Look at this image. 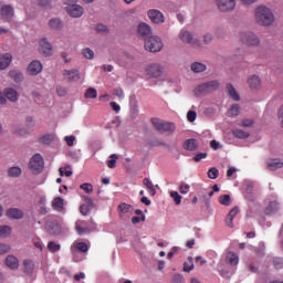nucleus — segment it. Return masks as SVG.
<instances>
[{
  "label": "nucleus",
  "instance_id": "nucleus-1",
  "mask_svg": "<svg viewBox=\"0 0 283 283\" xmlns=\"http://www.w3.org/2000/svg\"><path fill=\"white\" fill-rule=\"evenodd\" d=\"M254 20L258 25L269 28V25H273V21H275V15H273V11H271L269 7L259 6L254 10Z\"/></svg>",
  "mask_w": 283,
  "mask_h": 283
},
{
  "label": "nucleus",
  "instance_id": "nucleus-2",
  "mask_svg": "<svg viewBox=\"0 0 283 283\" xmlns=\"http://www.w3.org/2000/svg\"><path fill=\"white\" fill-rule=\"evenodd\" d=\"M239 41L248 48H258L260 38L252 31H243L239 34Z\"/></svg>",
  "mask_w": 283,
  "mask_h": 283
},
{
  "label": "nucleus",
  "instance_id": "nucleus-3",
  "mask_svg": "<svg viewBox=\"0 0 283 283\" xmlns=\"http://www.w3.org/2000/svg\"><path fill=\"white\" fill-rule=\"evenodd\" d=\"M144 48L146 52H160L163 50V39L158 35H150V38L144 41Z\"/></svg>",
  "mask_w": 283,
  "mask_h": 283
},
{
  "label": "nucleus",
  "instance_id": "nucleus-4",
  "mask_svg": "<svg viewBox=\"0 0 283 283\" xmlns=\"http://www.w3.org/2000/svg\"><path fill=\"white\" fill-rule=\"evenodd\" d=\"M151 123L159 134H174L176 132V125L174 123L164 122L158 118H153Z\"/></svg>",
  "mask_w": 283,
  "mask_h": 283
},
{
  "label": "nucleus",
  "instance_id": "nucleus-5",
  "mask_svg": "<svg viewBox=\"0 0 283 283\" xmlns=\"http://www.w3.org/2000/svg\"><path fill=\"white\" fill-rule=\"evenodd\" d=\"M44 167L45 161L43 159V156L41 154L33 155L29 163V169H31L33 174H41Z\"/></svg>",
  "mask_w": 283,
  "mask_h": 283
},
{
  "label": "nucleus",
  "instance_id": "nucleus-6",
  "mask_svg": "<svg viewBox=\"0 0 283 283\" xmlns=\"http://www.w3.org/2000/svg\"><path fill=\"white\" fill-rule=\"evenodd\" d=\"M145 72L147 78H160L165 72V67L161 64L153 63L146 66Z\"/></svg>",
  "mask_w": 283,
  "mask_h": 283
},
{
  "label": "nucleus",
  "instance_id": "nucleus-7",
  "mask_svg": "<svg viewBox=\"0 0 283 283\" xmlns=\"http://www.w3.org/2000/svg\"><path fill=\"white\" fill-rule=\"evenodd\" d=\"M179 39L182 43L192 45V48H200V40L196 39L193 34L187 30H181L179 33Z\"/></svg>",
  "mask_w": 283,
  "mask_h": 283
},
{
  "label": "nucleus",
  "instance_id": "nucleus-8",
  "mask_svg": "<svg viewBox=\"0 0 283 283\" xmlns=\"http://www.w3.org/2000/svg\"><path fill=\"white\" fill-rule=\"evenodd\" d=\"M219 12H233L235 10V0H216Z\"/></svg>",
  "mask_w": 283,
  "mask_h": 283
},
{
  "label": "nucleus",
  "instance_id": "nucleus-9",
  "mask_svg": "<svg viewBox=\"0 0 283 283\" xmlns=\"http://www.w3.org/2000/svg\"><path fill=\"white\" fill-rule=\"evenodd\" d=\"M147 17L150 19L151 23H155V25H163V23H165V14L158 9H149L147 11Z\"/></svg>",
  "mask_w": 283,
  "mask_h": 283
},
{
  "label": "nucleus",
  "instance_id": "nucleus-10",
  "mask_svg": "<svg viewBox=\"0 0 283 283\" xmlns=\"http://www.w3.org/2000/svg\"><path fill=\"white\" fill-rule=\"evenodd\" d=\"M137 36L143 39V41H147V39L151 38V25L146 22H140L137 27Z\"/></svg>",
  "mask_w": 283,
  "mask_h": 283
},
{
  "label": "nucleus",
  "instance_id": "nucleus-11",
  "mask_svg": "<svg viewBox=\"0 0 283 283\" xmlns=\"http://www.w3.org/2000/svg\"><path fill=\"white\" fill-rule=\"evenodd\" d=\"M65 11L73 19H81V17H83V12H85V9H83L81 4L73 3V4H67L65 8Z\"/></svg>",
  "mask_w": 283,
  "mask_h": 283
},
{
  "label": "nucleus",
  "instance_id": "nucleus-12",
  "mask_svg": "<svg viewBox=\"0 0 283 283\" xmlns=\"http://www.w3.org/2000/svg\"><path fill=\"white\" fill-rule=\"evenodd\" d=\"M62 76L67 81V83H76L81 81V72L76 69L64 70L62 72Z\"/></svg>",
  "mask_w": 283,
  "mask_h": 283
},
{
  "label": "nucleus",
  "instance_id": "nucleus-13",
  "mask_svg": "<svg viewBox=\"0 0 283 283\" xmlns=\"http://www.w3.org/2000/svg\"><path fill=\"white\" fill-rule=\"evenodd\" d=\"M248 85L252 92H258V90H262V80L260 75L253 74L248 77Z\"/></svg>",
  "mask_w": 283,
  "mask_h": 283
},
{
  "label": "nucleus",
  "instance_id": "nucleus-14",
  "mask_svg": "<svg viewBox=\"0 0 283 283\" xmlns=\"http://www.w3.org/2000/svg\"><path fill=\"white\" fill-rule=\"evenodd\" d=\"M0 14L2 19H4V21H8V23H10V21L14 19V8H12V6L10 4H4L0 9Z\"/></svg>",
  "mask_w": 283,
  "mask_h": 283
},
{
  "label": "nucleus",
  "instance_id": "nucleus-15",
  "mask_svg": "<svg viewBox=\"0 0 283 283\" xmlns=\"http://www.w3.org/2000/svg\"><path fill=\"white\" fill-rule=\"evenodd\" d=\"M39 48L43 56H52V44L49 43L46 38L40 40Z\"/></svg>",
  "mask_w": 283,
  "mask_h": 283
},
{
  "label": "nucleus",
  "instance_id": "nucleus-16",
  "mask_svg": "<svg viewBox=\"0 0 283 283\" xmlns=\"http://www.w3.org/2000/svg\"><path fill=\"white\" fill-rule=\"evenodd\" d=\"M45 230L51 235H61L62 233L61 226L56 221H46Z\"/></svg>",
  "mask_w": 283,
  "mask_h": 283
},
{
  "label": "nucleus",
  "instance_id": "nucleus-17",
  "mask_svg": "<svg viewBox=\"0 0 283 283\" xmlns=\"http://www.w3.org/2000/svg\"><path fill=\"white\" fill-rule=\"evenodd\" d=\"M43 71V64H41L39 61H32L28 66V72L30 76H36L41 74Z\"/></svg>",
  "mask_w": 283,
  "mask_h": 283
},
{
  "label": "nucleus",
  "instance_id": "nucleus-18",
  "mask_svg": "<svg viewBox=\"0 0 283 283\" xmlns=\"http://www.w3.org/2000/svg\"><path fill=\"white\" fill-rule=\"evenodd\" d=\"M283 168V160L280 158H274V159H268L266 161V169L269 171H277V169Z\"/></svg>",
  "mask_w": 283,
  "mask_h": 283
},
{
  "label": "nucleus",
  "instance_id": "nucleus-19",
  "mask_svg": "<svg viewBox=\"0 0 283 283\" xmlns=\"http://www.w3.org/2000/svg\"><path fill=\"white\" fill-rule=\"evenodd\" d=\"M3 96L6 101H10V103H17V101H19V93L14 88H6Z\"/></svg>",
  "mask_w": 283,
  "mask_h": 283
},
{
  "label": "nucleus",
  "instance_id": "nucleus-20",
  "mask_svg": "<svg viewBox=\"0 0 283 283\" xmlns=\"http://www.w3.org/2000/svg\"><path fill=\"white\" fill-rule=\"evenodd\" d=\"M6 216L11 220H21L23 219V211L19 210L18 208H11L7 210Z\"/></svg>",
  "mask_w": 283,
  "mask_h": 283
},
{
  "label": "nucleus",
  "instance_id": "nucleus-21",
  "mask_svg": "<svg viewBox=\"0 0 283 283\" xmlns=\"http://www.w3.org/2000/svg\"><path fill=\"white\" fill-rule=\"evenodd\" d=\"M6 266H8V269H11L12 271H17V269H19V259H17V256L9 254L6 258Z\"/></svg>",
  "mask_w": 283,
  "mask_h": 283
},
{
  "label": "nucleus",
  "instance_id": "nucleus-22",
  "mask_svg": "<svg viewBox=\"0 0 283 283\" xmlns=\"http://www.w3.org/2000/svg\"><path fill=\"white\" fill-rule=\"evenodd\" d=\"M240 213V208L234 207L230 210V212L227 216L226 224L230 229H233V218H235Z\"/></svg>",
  "mask_w": 283,
  "mask_h": 283
},
{
  "label": "nucleus",
  "instance_id": "nucleus-23",
  "mask_svg": "<svg viewBox=\"0 0 283 283\" xmlns=\"http://www.w3.org/2000/svg\"><path fill=\"white\" fill-rule=\"evenodd\" d=\"M12 63V55L10 53H4L0 55V70H7Z\"/></svg>",
  "mask_w": 283,
  "mask_h": 283
},
{
  "label": "nucleus",
  "instance_id": "nucleus-24",
  "mask_svg": "<svg viewBox=\"0 0 283 283\" xmlns=\"http://www.w3.org/2000/svg\"><path fill=\"white\" fill-rule=\"evenodd\" d=\"M226 90H227L228 96L232 98V101H235V102L240 101V94H238V91L235 90L233 84L228 83L226 86Z\"/></svg>",
  "mask_w": 283,
  "mask_h": 283
},
{
  "label": "nucleus",
  "instance_id": "nucleus-25",
  "mask_svg": "<svg viewBox=\"0 0 283 283\" xmlns=\"http://www.w3.org/2000/svg\"><path fill=\"white\" fill-rule=\"evenodd\" d=\"M190 70L195 74H202V72H207V64L202 62H193L190 66Z\"/></svg>",
  "mask_w": 283,
  "mask_h": 283
},
{
  "label": "nucleus",
  "instance_id": "nucleus-26",
  "mask_svg": "<svg viewBox=\"0 0 283 283\" xmlns=\"http://www.w3.org/2000/svg\"><path fill=\"white\" fill-rule=\"evenodd\" d=\"M226 262L231 266H237V264L240 262V256H238L237 253L230 251L227 253Z\"/></svg>",
  "mask_w": 283,
  "mask_h": 283
},
{
  "label": "nucleus",
  "instance_id": "nucleus-27",
  "mask_svg": "<svg viewBox=\"0 0 283 283\" xmlns=\"http://www.w3.org/2000/svg\"><path fill=\"white\" fill-rule=\"evenodd\" d=\"M23 273H25V275H32V273H34V261L30 259L23 261Z\"/></svg>",
  "mask_w": 283,
  "mask_h": 283
},
{
  "label": "nucleus",
  "instance_id": "nucleus-28",
  "mask_svg": "<svg viewBox=\"0 0 283 283\" xmlns=\"http://www.w3.org/2000/svg\"><path fill=\"white\" fill-rule=\"evenodd\" d=\"M193 94L195 96H206V94H209L207 84L206 83L199 84L197 87H195Z\"/></svg>",
  "mask_w": 283,
  "mask_h": 283
},
{
  "label": "nucleus",
  "instance_id": "nucleus-29",
  "mask_svg": "<svg viewBox=\"0 0 283 283\" xmlns=\"http://www.w3.org/2000/svg\"><path fill=\"white\" fill-rule=\"evenodd\" d=\"M184 149L187 151H196V149H198V142H196V139H187L184 143Z\"/></svg>",
  "mask_w": 283,
  "mask_h": 283
},
{
  "label": "nucleus",
  "instance_id": "nucleus-30",
  "mask_svg": "<svg viewBox=\"0 0 283 283\" xmlns=\"http://www.w3.org/2000/svg\"><path fill=\"white\" fill-rule=\"evenodd\" d=\"M232 134H233L234 138H239L241 140H244V139L249 138V136H251V134L249 132H245L240 128L232 130Z\"/></svg>",
  "mask_w": 283,
  "mask_h": 283
},
{
  "label": "nucleus",
  "instance_id": "nucleus-31",
  "mask_svg": "<svg viewBox=\"0 0 283 283\" xmlns=\"http://www.w3.org/2000/svg\"><path fill=\"white\" fill-rule=\"evenodd\" d=\"M49 28L51 30H61L63 28V22L59 18H52L49 21Z\"/></svg>",
  "mask_w": 283,
  "mask_h": 283
},
{
  "label": "nucleus",
  "instance_id": "nucleus-32",
  "mask_svg": "<svg viewBox=\"0 0 283 283\" xmlns=\"http://www.w3.org/2000/svg\"><path fill=\"white\" fill-rule=\"evenodd\" d=\"M277 209H280V205L277 203V201H271L269 206L265 208V213L266 216L277 213Z\"/></svg>",
  "mask_w": 283,
  "mask_h": 283
},
{
  "label": "nucleus",
  "instance_id": "nucleus-33",
  "mask_svg": "<svg viewBox=\"0 0 283 283\" xmlns=\"http://www.w3.org/2000/svg\"><path fill=\"white\" fill-rule=\"evenodd\" d=\"M10 78H13L15 83H21L23 81V73L19 70H13L9 72Z\"/></svg>",
  "mask_w": 283,
  "mask_h": 283
},
{
  "label": "nucleus",
  "instance_id": "nucleus-34",
  "mask_svg": "<svg viewBox=\"0 0 283 283\" xmlns=\"http://www.w3.org/2000/svg\"><path fill=\"white\" fill-rule=\"evenodd\" d=\"M206 83V87L208 88L209 94H211V92H216V90H218L220 87V81L218 80H212L209 82H205Z\"/></svg>",
  "mask_w": 283,
  "mask_h": 283
},
{
  "label": "nucleus",
  "instance_id": "nucleus-35",
  "mask_svg": "<svg viewBox=\"0 0 283 283\" xmlns=\"http://www.w3.org/2000/svg\"><path fill=\"white\" fill-rule=\"evenodd\" d=\"M7 174L9 178H19V176L22 174V170L19 166H13L8 169Z\"/></svg>",
  "mask_w": 283,
  "mask_h": 283
},
{
  "label": "nucleus",
  "instance_id": "nucleus-36",
  "mask_svg": "<svg viewBox=\"0 0 283 283\" xmlns=\"http://www.w3.org/2000/svg\"><path fill=\"white\" fill-rule=\"evenodd\" d=\"M42 145H52L54 143V134H45L40 138Z\"/></svg>",
  "mask_w": 283,
  "mask_h": 283
},
{
  "label": "nucleus",
  "instance_id": "nucleus-37",
  "mask_svg": "<svg viewBox=\"0 0 283 283\" xmlns=\"http://www.w3.org/2000/svg\"><path fill=\"white\" fill-rule=\"evenodd\" d=\"M52 207L53 209H55V211H63V198L61 197L54 198L52 202Z\"/></svg>",
  "mask_w": 283,
  "mask_h": 283
},
{
  "label": "nucleus",
  "instance_id": "nucleus-38",
  "mask_svg": "<svg viewBox=\"0 0 283 283\" xmlns=\"http://www.w3.org/2000/svg\"><path fill=\"white\" fill-rule=\"evenodd\" d=\"M98 92L94 87H88L84 93V98H97Z\"/></svg>",
  "mask_w": 283,
  "mask_h": 283
},
{
  "label": "nucleus",
  "instance_id": "nucleus-39",
  "mask_svg": "<svg viewBox=\"0 0 283 283\" xmlns=\"http://www.w3.org/2000/svg\"><path fill=\"white\" fill-rule=\"evenodd\" d=\"M219 203L223 205V207H230L231 206V196H229V195H221L219 197Z\"/></svg>",
  "mask_w": 283,
  "mask_h": 283
},
{
  "label": "nucleus",
  "instance_id": "nucleus-40",
  "mask_svg": "<svg viewBox=\"0 0 283 283\" xmlns=\"http://www.w3.org/2000/svg\"><path fill=\"white\" fill-rule=\"evenodd\" d=\"M82 55L84 56V59H87L88 61H94V51L90 48L83 49Z\"/></svg>",
  "mask_w": 283,
  "mask_h": 283
},
{
  "label": "nucleus",
  "instance_id": "nucleus-41",
  "mask_svg": "<svg viewBox=\"0 0 283 283\" xmlns=\"http://www.w3.org/2000/svg\"><path fill=\"white\" fill-rule=\"evenodd\" d=\"M12 233L10 226H0V238H8Z\"/></svg>",
  "mask_w": 283,
  "mask_h": 283
},
{
  "label": "nucleus",
  "instance_id": "nucleus-42",
  "mask_svg": "<svg viewBox=\"0 0 283 283\" xmlns=\"http://www.w3.org/2000/svg\"><path fill=\"white\" fill-rule=\"evenodd\" d=\"M218 176H220V170H218V168L212 167L208 170V178H210V180H216Z\"/></svg>",
  "mask_w": 283,
  "mask_h": 283
},
{
  "label": "nucleus",
  "instance_id": "nucleus-43",
  "mask_svg": "<svg viewBox=\"0 0 283 283\" xmlns=\"http://www.w3.org/2000/svg\"><path fill=\"white\" fill-rule=\"evenodd\" d=\"M148 147H167L165 142H161L160 139H153L147 142Z\"/></svg>",
  "mask_w": 283,
  "mask_h": 283
},
{
  "label": "nucleus",
  "instance_id": "nucleus-44",
  "mask_svg": "<svg viewBox=\"0 0 283 283\" xmlns=\"http://www.w3.org/2000/svg\"><path fill=\"white\" fill-rule=\"evenodd\" d=\"M96 33L97 34H107L109 32V29L107 25L99 23L95 27Z\"/></svg>",
  "mask_w": 283,
  "mask_h": 283
},
{
  "label": "nucleus",
  "instance_id": "nucleus-45",
  "mask_svg": "<svg viewBox=\"0 0 283 283\" xmlns=\"http://www.w3.org/2000/svg\"><path fill=\"white\" fill-rule=\"evenodd\" d=\"M48 249L49 251H51L52 253H56V251H61V244L54 242V241H51L49 242L48 244Z\"/></svg>",
  "mask_w": 283,
  "mask_h": 283
},
{
  "label": "nucleus",
  "instance_id": "nucleus-46",
  "mask_svg": "<svg viewBox=\"0 0 283 283\" xmlns=\"http://www.w3.org/2000/svg\"><path fill=\"white\" fill-rule=\"evenodd\" d=\"M230 116H240V105L234 104L229 109Z\"/></svg>",
  "mask_w": 283,
  "mask_h": 283
},
{
  "label": "nucleus",
  "instance_id": "nucleus-47",
  "mask_svg": "<svg viewBox=\"0 0 283 283\" xmlns=\"http://www.w3.org/2000/svg\"><path fill=\"white\" fill-rule=\"evenodd\" d=\"M170 197L174 199L175 205H180V202H182V196H180L178 191H171Z\"/></svg>",
  "mask_w": 283,
  "mask_h": 283
},
{
  "label": "nucleus",
  "instance_id": "nucleus-48",
  "mask_svg": "<svg viewBox=\"0 0 283 283\" xmlns=\"http://www.w3.org/2000/svg\"><path fill=\"white\" fill-rule=\"evenodd\" d=\"M196 118H198V113H196V111H189L187 113V120L189 123H196Z\"/></svg>",
  "mask_w": 283,
  "mask_h": 283
},
{
  "label": "nucleus",
  "instance_id": "nucleus-49",
  "mask_svg": "<svg viewBox=\"0 0 283 283\" xmlns=\"http://www.w3.org/2000/svg\"><path fill=\"white\" fill-rule=\"evenodd\" d=\"M116 160H118V156H116V154L111 155V160H108L107 167L114 169V167H116Z\"/></svg>",
  "mask_w": 283,
  "mask_h": 283
},
{
  "label": "nucleus",
  "instance_id": "nucleus-50",
  "mask_svg": "<svg viewBox=\"0 0 283 283\" xmlns=\"http://www.w3.org/2000/svg\"><path fill=\"white\" fill-rule=\"evenodd\" d=\"M75 249H77V251H81L82 253H87L88 251L87 244L85 242L76 243Z\"/></svg>",
  "mask_w": 283,
  "mask_h": 283
},
{
  "label": "nucleus",
  "instance_id": "nucleus-51",
  "mask_svg": "<svg viewBox=\"0 0 283 283\" xmlns=\"http://www.w3.org/2000/svg\"><path fill=\"white\" fill-rule=\"evenodd\" d=\"M80 189H83L86 193H92V191H94V186H92V184H82Z\"/></svg>",
  "mask_w": 283,
  "mask_h": 283
},
{
  "label": "nucleus",
  "instance_id": "nucleus-52",
  "mask_svg": "<svg viewBox=\"0 0 283 283\" xmlns=\"http://www.w3.org/2000/svg\"><path fill=\"white\" fill-rule=\"evenodd\" d=\"M11 247L6 243H0V255H4V253H10Z\"/></svg>",
  "mask_w": 283,
  "mask_h": 283
},
{
  "label": "nucleus",
  "instance_id": "nucleus-53",
  "mask_svg": "<svg viewBox=\"0 0 283 283\" xmlns=\"http://www.w3.org/2000/svg\"><path fill=\"white\" fill-rule=\"evenodd\" d=\"M119 213H129V209H132V205L122 203L118 206Z\"/></svg>",
  "mask_w": 283,
  "mask_h": 283
},
{
  "label": "nucleus",
  "instance_id": "nucleus-54",
  "mask_svg": "<svg viewBox=\"0 0 283 283\" xmlns=\"http://www.w3.org/2000/svg\"><path fill=\"white\" fill-rule=\"evenodd\" d=\"M191 189V186H189V184H181L180 186H179V191H180V193H182V195H187V193H189V190Z\"/></svg>",
  "mask_w": 283,
  "mask_h": 283
},
{
  "label": "nucleus",
  "instance_id": "nucleus-55",
  "mask_svg": "<svg viewBox=\"0 0 283 283\" xmlns=\"http://www.w3.org/2000/svg\"><path fill=\"white\" fill-rule=\"evenodd\" d=\"M203 43H205V45H211V43H213V34H211V33L205 34Z\"/></svg>",
  "mask_w": 283,
  "mask_h": 283
},
{
  "label": "nucleus",
  "instance_id": "nucleus-56",
  "mask_svg": "<svg viewBox=\"0 0 283 283\" xmlns=\"http://www.w3.org/2000/svg\"><path fill=\"white\" fill-rule=\"evenodd\" d=\"M273 264L275 269H283V258H274Z\"/></svg>",
  "mask_w": 283,
  "mask_h": 283
},
{
  "label": "nucleus",
  "instance_id": "nucleus-57",
  "mask_svg": "<svg viewBox=\"0 0 283 283\" xmlns=\"http://www.w3.org/2000/svg\"><path fill=\"white\" fill-rule=\"evenodd\" d=\"M25 125L28 129H32L36 125V122L32 117H27Z\"/></svg>",
  "mask_w": 283,
  "mask_h": 283
},
{
  "label": "nucleus",
  "instance_id": "nucleus-58",
  "mask_svg": "<svg viewBox=\"0 0 283 283\" xmlns=\"http://www.w3.org/2000/svg\"><path fill=\"white\" fill-rule=\"evenodd\" d=\"M172 283H185V276L182 274H175L172 276Z\"/></svg>",
  "mask_w": 283,
  "mask_h": 283
},
{
  "label": "nucleus",
  "instance_id": "nucleus-59",
  "mask_svg": "<svg viewBox=\"0 0 283 283\" xmlns=\"http://www.w3.org/2000/svg\"><path fill=\"white\" fill-rule=\"evenodd\" d=\"M254 123L253 119H243L241 120V127H253Z\"/></svg>",
  "mask_w": 283,
  "mask_h": 283
},
{
  "label": "nucleus",
  "instance_id": "nucleus-60",
  "mask_svg": "<svg viewBox=\"0 0 283 283\" xmlns=\"http://www.w3.org/2000/svg\"><path fill=\"white\" fill-rule=\"evenodd\" d=\"M207 153H199L193 157L195 163H200V160H203V158H207Z\"/></svg>",
  "mask_w": 283,
  "mask_h": 283
},
{
  "label": "nucleus",
  "instance_id": "nucleus-61",
  "mask_svg": "<svg viewBox=\"0 0 283 283\" xmlns=\"http://www.w3.org/2000/svg\"><path fill=\"white\" fill-rule=\"evenodd\" d=\"M114 96H117V98H124L125 93L123 92V88H115L113 90Z\"/></svg>",
  "mask_w": 283,
  "mask_h": 283
},
{
  "label": "nucleus",
  "instance_id": "nucleus-62",
  "mask_svg": "<svg viewBox=\"0 0 283 283\" xmlns=\"http://www.w3.org/2000/svg\"><path fill=\"white\" fill-rule=\"evenodd\" d=\"M90 208L87 205H82L80 207V212L82 213V216H87L90 213Z\"/></svg>",
  "mask_w": 283,
  "mask_h": 283
},
{
  "label": "nucleus",
  "instance_id": "nucleus-63",
  "mask_svg": "<svg viewBox=\"0 0 283 283\" xmlns=\"http://www.w3.org/2000/svg\"><path fill=\"white\" fill-rule=\"evenodd\" d=\"M84 202H86V207H88L90 209H94V200H92V198L84 196Z\"/></svg>",
  "mask_w": 283,
  "mask_h": 283
},
{
  "label": "nucleus",
  "instance_id": "nucleus-64",
  "mask_svg": "<svg viewBox=\"0 0 283 283\" xmlns=\"http://www.w3.org/2000/svg\"><path fill=\"white\" fill-rule=\"evenodd\" d=\"M56 92L60 96H66L67 95V88L63 86H56Z\"/></svg>",
  "mask_w": 283,
  "mask_h": 283
}]
</instances>
